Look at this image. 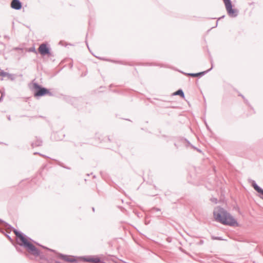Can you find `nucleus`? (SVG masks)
I'll return each mask as SVG.
<instances>
[{
	"mask_svg": "<svg viewBox=\"0 0 263 263\" xmlns=\"http://www.w3.org/2000/svg\"><path fill=\"white\" fill-rule=\"evenodd\" d=\"M65 99L68 103L78 109H81L83 105L85 103V101L82 98L67 97Z\"/></svg>",
	"mask_w": 263,
	"mask_h": 263,
	"instance_id": "obj_5",
	"label": "nucleus"
},
{
	"mask_svg": "<svg viewBox=\"0 0 263 263\" xmlns=\"http://www.w3.org/2000/svg\"><path fill=\"white\" fill-rule=\"evenodd\" d=\"M17 235V244L23 247L27 252L34 257H39L40 259L48 261V259L33 243L34 240L27 236L21 231H15Z\"/></svg>",
	"mask_w": 263,
	"mask_h": 263,
	"instance_id": "obj_1",
	"label": "nucleus"
},
{
	"mask_svg": "<svg viewBox=\"0 0 263 263\" xmlns=\"http://www.w3.org/2000/svg\"><path fill=\"white\" fill-rule=\"evenodd\" d=\"M173 96H176V95H178L181 98H183V99H184L185 98V95H184V92L182 90V89H179L178 90H177L176 91H175V92H174L173 94H172Z\"/></svg>",
	"mask_w": 263,
	"mask_h": 263,
	"instance_id": "obj_15",
	"label": "nucleus"
},
{
	"mask_svg": "<svg viewBox=\"0 0 263 263\" xmlns=\"http://www.w3.org/2000/svg\"><path fill=\"white\" fill-rule=\"evenodd\" d=\"M238 96L241 97L243 99L245 103H246L248 105H250L248 100L244 97L243 95H242L240 93H239Z\"/></svg>",
	"mask_w": 263,
	"mask_h": 263,
	"instance_id": "obj_20",
	"label": "nucleus"
},
{
	"mask_svg": "<svg viewBox=\"0 0 263 263\" xmlns=\"http://www.w3.org/2000/svg\"><path fill=\"white\" fill-rule=\"evenodd\" d=\"M211 201L213 202H214L215 203H217V199L216 198H211Z\"/></svg>",
	"mask_w": 263,
	"mask_h": 263,
	"instance_id": "obj_29",
	"label": "nucleus"
},
{
	"mask_svg": "<svg viewBox=\"0 0 263 263\" xmlns=\"http://www.w3.org/2000/svg\"><path fill=\"white\" fill-rule=\"evenodd\" d=\"M32 90L33 91V95L36 98H39L45 96H53V93L50 92V90L40 85L38 83H33Z\"/></svg>",
	"mask_w": 263,
	"mask_h": 263,
	"instance_id": "obj_3",
	"label": "nucleus"
},
{
	"mask_svg": "<svg viewBox=\"0 0 263 263\" xmlns=\"http://www.w3.org/2000/svg\"><path fill=\"white\" fill-rule=\"evenodd\" d=\"M6 74H7V72L4 71L3 70L0 68V76L5 77H6Z\"/></svg>",
	"mask_w": 263,
	"mask_h": 263,
	"instance_id": "obj_21",
	"label": "nucleus"
},
{
	"mask_svg": "<svg viewBox=\"0 0 263 263\" xmlns=\"http://www.w3.org/2000/svg\"><path fill=\"white\" fill-rule=\"evenodd\" d=\"M184 141L187 143V146H189V145H190L191 146V144H192L190 142L186 139H184Z\"/></svg>",
	"mask_w": 263,
	"mask_h": 263,
	"instance_id": "obj_35",
	"label": "nucleus"
},
{
	"mask_svg": "<svg viewBox=\"0 0 263 263\" xmlns=\"http://www.w3.org/2000/svg\"><path fill=\"white\" fill-rule=\"evenodd\" d=\"M92 211H93V212L95 211V208H94V207H92Z\"/></svg>",
	"mask_w": 263,
	"mask_h": 263,
	"instance_id": "obj_39",
	"label": "nucleus"
},
{
	"mask_svg": "<svg viewBox=\"0 0 263 263\" xmlns=\"http://www.w3.org/2000/svg\"><path fill=\"white\" fill-rule=\"evenodd\" d=\"M13 245L14 246L16 251L18 252L24 254L26 257L31 259V257L29 255V254L28 252H24L20 247H18L16 245L14 244V243Z\"/></svg>",
	"mask_w": 263,
	"mask_h": 263,
	"instance_id": "obj_16",
	"label": "nucleus"
},
{
	"mask_svg": "<svg viewBox=\"0 0 263 263\" xmlns=\"http://www.w3.org/2000/svg\"><path fill=\"white\" fill-rule=\"evenodd\" d=\"M260 198H262V199H263V197H261V196H260Z\"/></svg>",
	"mask_w": 263,
	"mask_h": 263,
	"instance_id": "obj_48",
	"label": "nucleus"
},
{
	"mask_svg": "<svg viewBox=\"0 0 263 263\" xmlns=\"http://www.w3.org/2000/svg\"><path fill=\"white\" fill-rule=\"evenodd\" d=\"M0 222H1L0 228L2 229H5V230H12V231L13 232V233L15 235L16 239L17 240V235L15 232L16 231H20L15 229L12 226H11L10 224H9V223H8L7 222H5V221H4L3 220H2L1 219H0Z\"/></svg>",
	"mask_w": 263,
	"mask_h": 263,
	"instance_id": "obj_8",
	"label": "nucleus"
},
{
	"mask_svg": "<svg viewBox=\"0 0 263 263\" xmlns=\"http://www.w3.org/2000/svg\"><path fill=\"white\" fill-rule=\"evenodd\" d=\"M34 155H40V156H42L43 157H46V156H45L44 155H43V154H41V153H39V152H34Z\"/></svg>",
	"mask_w": 263,
	"mask_h": 263,
	"instance_id": "obj_34",
	"label": "nucleus"
},
{
	"mask_svg": "<svg viewBox=\"0 0 263 263\" xmlns=\"http://www.w3.org/2000/svg\"><path fill=\"white\" fill-rule=\"evenodd\" d=\"M166 241H167L168 242L170 243V242H171V241H172V238H171V237H167V238L166 239Z\"/></svg>",
	"mask_w": 263,
	"mask_h": 263,
	"instance_id": "obj_36",
	"label": "nucleus"
},
{
	"mask_svg": "<svg viewBox=\"0 0 263 263\" xmlns=\"http://www.w3.org/2000/svg\"><path fill=\"white\" fill-rule=\"evenodd\" d=\"M7 118H8V119L9 120H11L10 116H8V117H7Z\"/></svg>",
	"mask_w": 263,
	"mask_h": 263,
	"instance_id": "obj_38",
	"label": "nucleus"
},
{
	"mask_svg": "<svg viewBox=\"0 0 263 263\" xmlns=\"http://www.w3.org/2000/svg\"><path fill=\"white\" fill-rule=\"evenodd\" d=\"M7 231V233H5V232L3 230V229H1L0 228V232L4 234L5 236L8 238V239L13 244L14 242V241L13 240V239L9 235V234L8 233H10L11 232V231H12V230H6Z\"/></svg>",
	"mask_w": 263,
	"mask_h": 263,
	"instance_id": "obj_14",
	"label": "nucleus"
},
{
	"mask_svg": "<svg viewBox=\"0 0 263 263\" xmlns=\"http://www.w3.org/2000/svg\"><path fill=\"white\" fill-rule=\"evenodd\" d=\"M179 250L183 253L186 254H188V253L186 252V251L185 250H184L181 247H180L179 248Z\"/></svg>",
	"mask_w": 263,
	"mask_h": 263,
	"instance_id": "obj_33",
	"label": "nucleus"
},
{
	"mask_svg": "<svg viewBox=\"0 0 263 263\" xmlns=\"http://www.w3.org/2000/svg\"><path fill=\"white\" fill-rule=\"evenodd\" d=\"M211 64H212L211 67L206 70L197 72V73H184L183 72V73L186 76H191L192 77L200 78V77L203 76L204 75H205V74H206L207 73H208L209 71H210L212 69L213 67V63H212Z\"/></svg>",
	"mask_w": 263,
	"mask_h": 263,
	"instance_id": "obj_9",
	"label": "nucleus"
},
{
	"mask_svg": "<svg viewBox=\"0 0 263 263\" xmlns=\"http://www.w3.org/2000/svg\"><path fill=\"white\" fill-rule=\"evenodd\" d=\"M57 258L68 262L78 263V260L76 259V257L74 256H70L59 252L57 255Z\"/></svg>",
	"mask_w": 263,
	"mask_h": 263,
	"instance_id": "obj_7",
	"label": "nucleus"
},
{
	"mask_svg": "<svg viewBox=\"0 0 263 263\" xmlns=\"http://www.w3.org/2000/svg\"><path fill=\"white\" fill-rule=\"evenodd\" d=\"M211 239L212 240H226V239L222 238V237H221L215 236L214 235L211 236Z\"/></svg>",
	"mask_w": 263,
	"mask_h": 263,
	"instance_id": "obj_19",
	"label": "nucleus"
},
{
	"mask_svg": "<svg viewBox=\"0 0 263 263\" xmlns=\"http://www.w3.org/2000/svg\"><path fill=\"white\" fill-rule=\"evenodd\" d=\"M107 141H108L110 142L112 141V140L110 138V137L109 136L106 137L105 139L104 140V142H107Z\"/></svg>",
	"mask_w": 263,
	"mask_h": 263,
	"instance_id": "obj_30",
	"label": "nucleus"
},
{
	"mask_svg": "<svg viewBox=\"0 0 263 263\" xmlns=\"http://www.w3.org/2000/svg\"><path fill=\"white\" fill-rule=\"evenodd\" d=\"M55 263H61V262L58 261V260H55Z\"/></svg>",
	"mask_w": 263,
	"mask_h": 263,
	"instance_id": "obj_40",
	"label": "nucleus"
},
{
	"mask_svg": "<svg viewBox=\"0 0 263 263\" xmlns=\"http://www.w3.org/2000/svg\"><path fill=\"white\" fill-rule=\"evenodd\" d=\"M38 52L42 55V57L45 56L48 57L51 60L54 61V54L51 51V48L50 45L47 43H43L41 44L39 48L37 49Z\"/></svg>",
	"mask_w": 263,
	"mask_h": 263,
	"instance_id": "obj_4",
	"label": "nucleus"
},
{
	"mask_svg": "<svg viewBox=\"0 0 263 263\" xmlns=\"http://www.w3.org/2000/svg\"><path fill=\"white\" fill-rule=\"evenodd\" d=\"M1 92H5L4 91H2L1 90H0V93H1Z\"/></svg>",
	"mask_w": 263,
	"mask_h": 263,
	"instance_id": "obj_45",
	"label": "nucleus"
},
{
	"mask_svg": "<svg viewBox=\"0 0 263 263\" xmlns=\"http://www.w3.org/2000/svg\"><path fill=\"white\" fill-rule=\"evenodd\" d=\"M46 167H47V164H44L42 166L41 170L39 171V173L40 176H42V171Z\"/></svg>",
	"mask_w": 263,
	"mask_h": 263,
	"instance_id": "obj_23",
	"label": "nucleus"
},
{
	"mask_svg": "<svg viewBox=\"0 0 263 263\" xmlns=\"http://www.w3.org/2000/svg\"><path fill=\"white\" fill-rule=\"evenodd\" d=\"M3 51L0 50V55H1L2 54H3Z\"/></svg>",
	"mask_w": 263,
	"mask_h": 263,
	"instance_id": "obj_41",
	"label": "nucleus"
},
{
	"mask_svg": "<svg viewBox=\"0 0 263 263\" xmlns=\"http://www.w3.org/2000/svg\"><path fill=\"white\" fill-rule=\"evenodd\" d=\"M65 168L67 169H70V168H68V167H65Z\"/></svg>",
	"mask_w": 263,
	"mask_h": 263,
	"instance_id": "obj_47",
	"label": "nucleus"
},
{
	"mask_svg": "<svg viewBox=\"0 0 263 263\" xmlns=\"http://www.w3.org/2000/svg\"><path fill=\"white\" fill-rule=\"evenodd\" d=\"M174 145L176 147H177V144L176 143H174Z\"/></svg>",
	"mask_w": 263,
	"mask_h": 263,
	"instance_id": "obj_46",
	"label": "nucleus"
},
{
	"mask_svg": "<svg viewBox=\"0 0 263 263\" xmlns=\"http://www.w3.org/2000/svg\"><path fill=\"white\" fill-rule=\"evenodd\" d=\"M4 96H5V92H1V96L0 97V102L3 101Z\"/></svg>",
	"mask_w": 263,
	"mask_h": 263,
	"instance_id": "obj_28",
	"label": "nucleus"
},
{
	"mask_svg": "<svg viewBox=\"0 0 263 263\" xmlns=\"http://www.w3.org/2000/svg\"><path fill=\"white\" fill-rule=\"evenodd\" d=\"M18 49H20V48H15V50H18Z\"/></svg>",
	"mask_w": 263,
	"mask_h": 263,
	"instance_id": "obj_43",
	"label": "nucleus"
},
{
	"mask_svg": "<svg viewBox=\"0 0 263 263\" xmlns=\"http://www.w3.org/2000/svg\"><path fill=\"white\" fill-rule=\"evenodd\" d=\"M224 17H225V15H222V16H221V17L218 18V20L216 21V24L215 27H216L217 25H218V20H219L220 19H222V18H223ZM213 28H215V27H213Z\"/></svg>",
	"mask_w": 263,
	"mask_h": 263,
	"instance_id": "obj_31",
	"label": "nucleus"
},
{
	"mask_svg": "<svg viewBox=\"0 0 263 263\" xmlns=\"http://www.w3.org/2000/svg\"><path fill=\"white\" fill-rule=\"evenodd\" d=\"M34 243H35V244H36L37 245H38V246H40V247H42V248H43V249H46V250H47V249H48V248H48V247H46V246H43V245H41V244H40V243H39L36 242V241H35V242H34Z\"/></svg>",
	"mask_w": 263,
	"mask_h": 263,
	"instance_id": "obj_26",
	"label": "nucleus"
},
{
	"mask_svg": "<svg viewBox=\"0 0 263 263\" xmlns=\"http://www.w3.org/2000/svg\"><path fill=\"white\" fill-rule=\"evenodd\" d=\"M39 117H40V118H44V117H43L42 116H40Z\"/></svg>",
	"mask_w": 263,
	"mask_h": 263,
	"instance_id": "obj_42",
	"label": "nucleus"
},
{
	"mask_svg": "<svg viewBox=\"0 0 263 263\" xmlns=\"http://www.w3.org/2000/svg\"><path fill=\"white\" fill-rule=\"evenodd\" d=\"M11 7L15 10H21L22 7V3L20 0H12Z\"/></svg>",
	"mask_w": 263,
	"mask_h": 263,
	"instance_id": "obj_11",
	"label": "nucleus"
},
{
	"mask_svg": "<svg viewBox=\"0 0 263 263\" xmlns=\"http://www.w3.org/2000/svg\"><path fill=\"white\" fill-rule=\"evenodd\" d=\"M86 43H87V42H86ZM86 45H87V46L88 47V48H89L88 45L87 44V43H86Z\"/></svg>",
	"mask_w": 263,
	"mask_h": 263,
	"instance_id": "obj_44",
	"label": "nucleus"
},
{
	"mask_svg": "<svg viewBox=\"0 0 263 263\" xmlns=\"http://www.w3.org/2000/svg\"><path fill=\"white\" fill-rule=\"evenodd\" d=\"M92 257L93 256H83L78 257V259L79 260L87 262H92Z\"/></svg>",
	"mask_w": 263,
	"mask_h": 263,
	"instance_id": "obj_13",
	"label": "nucleus"
},
{
	"mask_svg": "<svg viewBox=\"0 0 263 263\" xmlns=\"http://www.w3.org/2000/svg\"><path fill=\"white\" fill-rule=\"evenodd\" d=\"M228 14L231 17H236L238 15V10L233 8L231 0H224Z\"/></svg>",
	"mask_w": 263,
	"mask_h": 263,
	"instance_id": "obj_6",
	"label": "nucleus"
},
{
	"mask_svg": "<svg viewBox=\"0 0 263 263\" xmlns=\"http://www.w3.org/2000/svg\"><path fill=\"white\" fill-rule=\"evenodd\" d=\"M191 146L192 148H193V149L196 150L197 152H199V153H201L202 152V151L200 149H199L198 148H197V147L194 146L192 144H191Z\"/></svg>",
	"mask_w": 263,
	"mask_h": 263,
	"instance_id": "obj_24",
	"label": "nucleus"
},
{
	"mask_svg": "<svg viewBox=\"0 0 263 263\" xmlns=\"http://www.w3.org/2000/svg\"><path fill=\"white\" fill-rule=\"evenodd\" d=\"M161 210L158 208H153L151 210L152 212H160Z\"/></svg>",
	"mask_w": 263,
	"mask_h": 263,
	"instance_id": "obj_25",
	"label": "nucleus"
},
{
	"mask_svg": "<svg viewBox=\"0 0 263 263\" xmlns=\"http://www.w3.org/2000/svg\"><path fill=\"white\" fill-rule=\"evenodd\" d=\"M35 140L31 143L32 147L41 146L43 144V140L41 137L35 136Z\"/></svg>",
	"mask_w": 263,
	"mask_h": 263,
	"instance_id": "obj_12",
	"label": "nucleus"
},
{
	"mask_svg": "<svg viewBox=\"0 0 263 263\" xmlns=\"http://www.w3.org/2000/svg\"><path fill=\"white\" fill-rule=\"evenodd\" d=\"M205 124H206V127H207V129H208L209 130H210V128H209V126L208 125V124H207L206 123H205Z\"/></svg>",
	"mask_w": 263,
	"mask_h": 263,
	"instance_id": "obj_37",
	"label": "nucleus"
},
{
	"mask_svg": "<svg viewBox=\"0 0 263 263\" xmlns=\"http://www.w3.org/2000/svg\"><path fill=\"white\" fill-rule=\"evenodd\" d=\"M204 243V241L203 240H200V241L198 242H197V245H202Z\"/></svg>",
	"mask_w": 263,
	"mask_h": 263,
	"instance_id": "obj_32",
	"label": "nucleus"
},
{
	"mask_svg": "<svg viewBox=\"0 0 263 263\" xmlns=\"http://www.w3.org/2000/svg\"><path fill=\"white\" fill-rule=\"evenodd\" d=\"M92 260L93 263H106L104 261H102L101 259L98 256H93Z\"/></svg>",
	"mask_w": 263,
	"mask_h": 263,
	"instance_id": "obj_17",
	"label": "nucleus"
},
{
	"mask_svg": "<svg viewBox=\"0 0 263 263\" xmlns=\"http://www.w3.org/2000/svg\"><path fill=\"white\" fill-rule=\"evenodd\" d=\"M214 218L216 221L223 225L230 227H239L237 220L226 210L219 206L213 211Z\"/></svg>",
	"mask_w": 263,
	"mask_h": 263,
	"instance_id": "obj_2",
	"label": "nucleus"
},
{
	"mask_svg": "<svg viewBox=\"0 0 263 263\" xmlns=\"http://www.w3.org/2000/svg\"><path fill=\"white\" fill-rule=\"evenodd\" d=\"M28 52H34L35 53L37 54V52H36V51L35 50V47L34 46L29 48L28 50Z\"/></svg>",
	"mask_w": 263,
	"mask_h": 263,
	"instance_id": "obj_22",
	"label": "nucleus"
},
{
	"mask_svg": "<svg viewBox=\"0 0 263 263\" xmlns=\"http://www.w3.org/2000/svg\"><path fill=\"white\" fill-rule=\"evenodd\" d=\"M6 77H7L11 81H14L15 79V76L14 74L9 73L7 72V74H6Z\"/></svg>",
	"mask_w": 263,
	"mask_h": 263,
	"instance_id": "obj_18",
	"label": "nucleus"
},
{
	"mask_svg": "<svg viewBox=\"0 0 263 263\" xmlns=\"http://www.w3.org/2000/svg\"><path fill=\"white\" fill-rule=\"evenodd\" d=\"M47 250H48V251H50V252H53V253H55L57 255L58 253H59V252H57L56 250H53V249H50V248L47 249Z\"/></svg>",
	"mask_w": 263,
	"mask_h": 263,
	"instance_id": "obj_27",
	"label": "nucleus"
},
{
	"mask_svg": "<svg viewBox=\"0 0 263 263\" xmlns=\"http://www.w3.org/2000/svg\"><path fill=\"white\" fill-rule=\"evenodd\" d=\"M248 181L251 183L252 186L258 193L260 194V195L263 196V189L258 185L255 180L249 179Z\"/></svg>",
	"mask_w": 263,
	"mask_h": 263,
	"instance_id": "obj_10",
	"label": "nucleus"
}]
</instances>
